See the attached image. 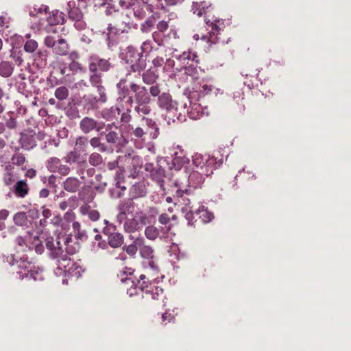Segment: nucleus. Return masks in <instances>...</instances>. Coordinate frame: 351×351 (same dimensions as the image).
<instances>
[{
	"label": "nucleus",
	"instance_id": "nucleus-1",
	"mask_svg": "<svg viewBox=\"0 0 351 351\" xmlns=\"http://www.w3.org/2000/svg\"><path fill=\"white\" fill-rule=\"evenodd\" d=\"M119 99H126V103L130 106L136 102H151L152 99L145 86H140L134 82L127 85L126 78H122L117 84Z\"/></svg>",
	"mask_w": 351,
	"mask_h": 351
},
{
	"label": "nucleus",
	"instance_id": "nucleus-2",
	"mask_svg": "<svg viewBox=\"0 0 351 351\" xmlns=\"http://www.w3.org/2000/svg\"><path fill=\"white\" fill-rule=\"evenodd\" d=\"M60 238L58 237L56 241V243H53V241L48 240L46 243V246L48 250H50V257L56 260V264L57 268L56 274L60 275L62 273H66L68 269L70 268L73 261L69 257V256L64 253L63 249L60 246Z\"/></svg>",
	"mask_w": 351,
	"mask_h": 351
},
{
	"label": "nucleus",
	"instance_id": "nucleus-3",
	"mask_svg": "<svg viewBox=\"0 0 351 351\" xmlns=\"http://www.w3.org/2000/svg\"><path fill=\"white\" fill-rule=\"evenodd\" d=\"M193 162L197 170L208 177L221 165L222 160H217L216 157L210 155L195 154L193 157Z\"/></svg>",
	"mask_w": 351,
	"mask_h": 351
},
{
	"label": "nucleus",
	"instance_id": "nucleus-4",
	"mask_svg": "<svg viewBox=\"0 0 351 351\" xmlns=\"http://www.w3.org/2000/svg\"><path fill=\"white\" fill-rule=\"evenodd\" d=\"M10 264L16 267V274L20 279L29 277V273L34 267L35 262L32 258H29L27 254L19 256L17 254H12Z\"/></svg>",
	"mask_w": 351,
	"mask_h": 351
},
{
	"label": "nucleus",
	"instance_id": "nucleus-5",
	"mask_svg": "<svg viewBox=\"0 0 351 351\" xmlns=\"http://www.w3.org/2000/svg\"><path fill=\"white\" fill-rule=\"evenodd\" d=\"M123 60L130 66L133 72H141L146 67L145 60L143 59L142 53L132 46H128L123 53Z\"/></svg>",
	"mask_w": 351,
	"mask_h": 351
},
{
	"label": "nucleus",
	"instance_id": "nucleus-6",
	"mask_svg": "<svg viewBox=\"0 0 351 351\" xmlns=\"http://www.w3.org/2000/svg\"><path fill=\"white\" fill-rule=\"evenodd\" d=\"M158 106L167 111L166 117L170 121L175 122L176 120H180L181 114L178 112L177 103L172 99L170 94L162 93L159 95L157 100Z\"/></svg>",
	"mask_w": 351,
	"mask_h": 351
},
{
	"label": "nucleus",
	"instance_id": "nucleus-7",
	"mask_svg": "<svg viewBox=\"0 0 351 351\" xmlns=\"http://www.w3.org/2000/svg\"><path fill=\"white\" fill-rule=\"evenodd\" d=\"M141 256L143 258V265L145 269L150 270L154 276L159 272L157 263L154 260L153 249L148 245H141L139 249Z\"/></svg>",
	"mask_w": 351,
	"mask_h": 351
},
{
	"label": "nucleus",
	"instance_id": "nucleus-8",
	"mask_svg": "<svg viewBox=\"0 0 351 351\" xmlns=\"http://www.w3.org/2000/svg\"><path fill=\"white\" fill-rule=\"evenodd\" d=\"M123 224L124 230L128 232L138 231L148 222L147 215L143 211L136 212L133 218L125 219Z\"/></svg>",
	"mask_w": 351,
	"mask_h": 351
},
{
	"label": "nucleus",
	"instance_id": "nucleus-9",
	"mask_svg": "<svg viewBox=\"0 0 351 351\" xmlns=\"http://www.w3.org/2000/svg\"><path fill=\"white\" fill-rule=\"evenodd\" d=\"M45 45L49 48H53V52L58 56H66L69 51V46L64 38H59L56 40L51 36L45 38Z\"/></svg>",
	"mask_w": 351,
	"mask_h": 351
},
{
	"label": "nucleus",
	"instance_id": "nucleus-10",
	"mask_svg": "<svg viewBox=\"0 0 351 351\" xmlns=\"http://www.w3.org/2000/svg\"><path fill=\"white\" fill-rule=\"evenodd\" d=\"M206 24L211 27L210 31L208 33V36H202V39L206 40L210 45L215 44L218 42L217 35L220 30L223 27L224 23L222 20L217 19L214 22H210V21L206 20Z\"/></svg>",
	"mask_w": 351,
	"mask_h": 351
},
{
	"label": "nucleus",
	"instance_id": "nucleus-11",
	"mask_svg": "<svg viewBox=\"0 0 351 351\" xmlns=\"http://www.w3.org/2000/svg\"><path fill=\"white\" fill-rule=\"evenodd\" d=\"M110 67L111 64L108 60L100 58L96 55H93L89 58L88 69L90 72H98V70L106 72Z\"/></svg>",
	"mask_w": 351,
	"mask_h": 351
},
{
	"label": "nucleus",
	"instance_id": "nucleus-12",
	"mask_svg": "<svg viewBox=\"0 0 351 351\" xmlns=\"http://www.w3.org/2000/svg\"><path fill=\"white\" fill-rule=\"evenodd\" d=\"M115 226L110 225L104 228V233L108 235L109 245L112 247H119L123 243V237L121 233L115 232Z\"/></svg>",
	"mask_w": 351,
	"mask_h": 351
},
{
	"label": "nucleus",
	"instance_id": "nucleus-13",
	"mask_svg": "<svg viewBox=\"0 0 351 351\" xmlns=\"http://www.w3.org/2000/svg\"><path fill=\"white\" fill-rule=\"evenodd\" d=\"M91 73L92 74L90 76L89 81L93 86L97 88V91L100 95V100L104 102L106 100V96L105 94V88L101 85L102 75L97 71Z\"/></svg>",
	"mask_w": 351,
	"mask_h": 351
},
{
	"label": "nucleus",
	"instance_id": "nucleus-14",
	"mask_svg": "<svg viewBox=\"0 0 351 351\" xmlns=\"http://www.w3.org/2000/svg\"><path fill=\"white\" fill-rule=\"evenodd\" d=\"M175 188L176 189L174 195V198L176 201L175 204H184L186 206H189H189L190 200L184 197V195H189L190 194L191 190L188 189H183V187L179 185L177 182L175 184ZM189 211L191 212V209H190Z\"/></svg>",
	"mask_w": 351,
	"mask_h": 351
},
{
	"label": "nucleus",
	"instance_id": "nucleus-15",
	"mask_svg": "<svg viewBox=\"0 0 351 351\" xmlns=\"http://www.w3.org/2000/svg\"><path fill=\"white\" fill-rule=\"evenodd\" d=\"M134 209L133 203L130 200H124L119 205V214L117 221L121 223L125 221L127 215L132 213Z\"/></svg>",
	"mask_w": 351,
	"mask_h": 351
},
{
	"label": "nucleus",
	"instance_id": "nucleus-16",
	"mask_svg": "<svg viewBox=\"0 0 351 351\" xmlns=\"http://www.w3.org/2000/svg\"><path fill=\"white\" fill-rule=\"evenodd\" d=\"M177 59L183 64L189 65H190V64H195L197 66L199 64V60L196 52L191 49L184 51L178 56Z\"/></svg>",
	"mask_w": 351,
	"mask_h": 351
},
{
	"label": "nucleus",
	"instance_id": "nucleus-17",
	"mask_svg": "<svg viewBox=\"0 0 351 351\" xmlns=\"http://www.w3.org/2000/svg\"><path fill=\"white\" fill-rule=\"evenodd\" d=\"M206 177L204 173L195 169L193 170L189 176V184L190 186L197 188L200 186Z\"/></svg>",
	"mask_w": 351,
	"mask_h": 351
},
{
	"label": "nucleus",
	"instance_id": "nucleus-18",
	"mask_svg": "<svg viewBox=\"0 0 351 351\" xmlns=\"http://www.w3.org/2000/svg\"><path fill=\"white\" fill-rule=\"evenodd\" d=\"M81 185V182L75 177H69L62 183L63 189L69 193H76Z\"/></svg>",
	"mask_w": 351,
	"mask_h": 351
},
{
	"label": "nucleus",
	"instance_id": "nucleus-19",
	"mask_svg": "<svg viewBox=\"0 0 351 351\" xmlns=\"http://www.w3.org/2000/svg\"><path fill=\"white\" fill-rule=\"evenodd\" d=\"M188 114L192 119H199L205 114V110L199 104H193L190 106V109L188 111Z\"/></svg>",
	"mask_w": 351,
	"mask_h": 351
},
{
	"label": "nucleus",
	"instance_id": "nucleus-20",
	"mask_svg": "<svg viewBox=\"0 0 351 351\" xmlns=\"http://www.w3.org/2000/svg\"><path fill=\"white\" fill-rule=\"evenodd\" d=\"M80 126L82 132L87 134L94 129H96L97 123L93 119L85 117L80 121Z\"/></svg>",
	"mask_w": 351,
	"mask_h": 351
},
{
	"label": "nucleus",
	"instance_id": "nucleus-21",
	"mask_svg": "<svg viewBox=\"0 0 351 351\" xmlns=\"http://www.w3.org/2000/svg\"><path fill=\"white\" fill-rule=\"evenodd\" d=\"M29 192L27 183L25 180H19L14 186V193L19 197L23 198Z\"/></svg>",
	"mask_w": 351,
	"mask_h": 351
},
{
	"label": "nucleus",
	"instance_id": "nucleus-22",
	"mask_svg": "<svg viewBox=\"0 0 351 351\" xmlns=\"http://www.w3.org/2000/svg\"><path fill=\"white\" fill-rule=\"evenodd\" d=\"M158 78V74L156 71L152 69L146 70L142 74L143 82L147 85L154 84Z\"/></svg>",
	"mask_w": 351,
	"mask_h": 351
},
{
	"label": "nucleus",
	"instance_id": "nucleus-23",
	"mask_svg": "<svg viewBox=\"0 0 351 351\" xmlns=\"http://www.w3.org/2000/svg\"><path fill=\"white\" fill-rule=\"evenodd\" d=\"M20 143L25 149H30L36 146V142L33 135L29 134H21Z\"/></svg>",
	"mask_w": 351,
	"mask_h": 351
},
{
	"label": "nucleus",
	"instance_id": "nucleus-24",
	"mask_svg": "<svg viewBox=\"0 0 351 351\" xmlns=\"http://www.w3.org/2000/svg\"><path fill=\"white\" fill-rule=\"evenodd\" d=\"M210 3L206 1H201L199 3H193L192 11L193 14H197L198 16H201L210 6Z\"/></svg>",
	"mask_w": 351,
	"mask_h": 351
},
{
	"label": "nucleus",
	"instance_id": "nucleus-25",
	"mask_svg": "<svg viewBox=\"0 0 351 351\" xmlns=\"http://www.w3.org/2000/svg\"><path fill=\"white\" fill-rule=\"evenodd\" d=\"M47 21L51 25H56L64 22V14L58 10H55L49 14Z\"/></svg>",
	"mask_w": 351,
	"mask_h": 351
},
{
	"label": "nucleus",
	"instance_id": "nucleus-26",
	"mask_svg": "<svg viewBox=\"0 0 351 351\" xmlns=\"http://www.w3.org/2000/svg\"><path fill=\"white\" fill-rule=\"evenodd\" d=\"M14 71V66L8 61H2L0 62V75L3 77H10Z\"/></svg>",
	"mask_w": 351,
	"mask_h": 351
},
{
	"label": "nucleus",
	"instance_id": "nucleus-27",
	"mask_svg": "<svg viewBox=\"0 0 351 351\" xmlns=\"http://www.w3.org/2000/svg\"><path fill=\"white\" fill-rule=\"evenodd\" d=\"M147 297H151L154 300H159L163 296V290L157 286L150 287L145 292Z\"/></svg>",
	"mask_w": 351,
	"mask_h": 351
},
{
	"label": "nucleus",
	"instance_id": "nucleus-28",
	"mask_svg": "<svg viewBox=\"0 0 351 351\" xmlns=\"http://www.w3.org/2000/svg\"><path fill=\"white\" fill-rule=\"evenodd\" d=\"M134 110L141 116L150 114L152 108L149 106L150 102H136Z\"/></svg>",
	"mask_w": 351,
	"mask_h": 351
},
{
	"label": "nucleus",
	"instance_id": "nucleus-29",
	"mask_svg": "<svg viewBox=\"0 0 351 351\" xmlns=\"http://www.w3.org/2000/svg\"><path fill=\"white\" fill-rule=\"evenodd\" d=\"M134 110L141 116L150 114L152 108L149 106L150 102H136Z\"/></svg>",
	"mask_w": 351,
	"mask_h": 351
},
{
	"label": "nucleus",
	"instance_id": "nucleus-30",
	"mask_svg": "<svg viewBox=\"0 0 351 351\" xmlns=\"http://www.w3.org/2000/svg\"><path fill=\"white\" fill-rule=\"evenodd\" d=\"M80 212L82 215H88V218L93 221H97L100 217L99 213L97 210L90 209L86 206L80 207Z\"/></svg>",
	"mask_w": 351,
	"mask_h": 351
},
{
	"label": "nucleus",
	"instance_id": "nucleus-31",
	"mask_svg": "<svg viewBox=\"0 0 351 351\" xmlns=\"http://www.w3.org/2000/svg\"><path fill=\"white\" fill-rule=\"evenodd\" d=\"M189 158L186 157L182 152L180 153V156H178V153H176L173 159V165L177 169H180L183 165L189 163Z\"/></svg>",
	"mask_w": 351,
	"mask_h": 351
},
{
	"label": "nucleus",
	"instance_id": "nucleus-32",
	"mask_svg": "<svg viewBox=\"0 0 351 351\" xmlns=\"http://www.w3.org/2000/svg\"><path fill=\"white\" fill-rule=\"evenodd\" d=\"M143 243V238H137L134 240V243L125 246L124 247L126 252L130 256H134L138 250L137 247H141Z\"/></svg>",
	"mask_w": 351,
	"mask_h": 351
},
{
	"label": "nucleus",
	"instance_id": "nucleus-33",
	"mask_svg": "<svg viewBox=\"0 0 351 351\" xmlns=\"http://www.w3.org/2000/svg\"><path fill=\"white\" fill-rule=\"evenodd\" d=\"M64 245L66 246V252L67 255H71L75 254L79 250V245L76 244L75 246H73L71 243H72L71 237L68 236L64 239Z\"/></svg>",
	"mask_w": 351,
	"mask_h": 351
},
{
	"label": "nucleus",
	"instance_id": "nucleus-34",
	"mask_svg": "<svg viewBox=\"0 0 351 351\" xmlns=\"http://www.w3.org/2000/svg\"><path fill=\"white\" fill-rule=\"evenodd\" d=\"M13 221L16 226H25L27 224V217L25 213L19 212L13 216Z\"/></svg>",
	"mask_w": 351,
	"mask_h": 351
},
{
	"label": "nucleus",
	"instance_id": "nucleus-35",
	"mask_svg": "<svg viewBox=\"0 0 351 351\" xmlns=\"http://www.w3.org/2000/svg\"><path fill=\"white\" fill-rule=\"evenodd\" d=\"M60 163V160L58 158L51 157L47 160L46 167L50 172L56 173Z\"/></svg>",
	"mask_w": 351,
	"mask_h": 351
},
{
	"label": "nucleus",
	"instance_id": "nucleus-36",
	"mask_svg": "<svg viewBox=\"0 0 351 351\" xmlns=\"http://www.w3.org/2000/svg\"><path fill=\"white\" fill-rule=\"evenodd\" d=\"M83 271L84 270L82 267L77 263L73 262L71 265L70 268L68 269L66 273H68V274L71 276L79 278L80 276H81Z\"/></svg>",
	"mask_w": 351,
	"mask_h": 351
},
{
	"label": "nucleus",
	"instance_id": "nucleus-37",
	"mask_svg": "<svg viewBox=\"0 0 351 351\" xmlns=\"http://www.w3.org/2000/svg\"><path fill=\"white\" fill-rule=\"evenodd\" d=\"M193 88L195 90L196 92H198L199 95L204 96L213 90V86L211 84L203 83L200 84L199 86H194Z\"/></svg>",
	"mask_w": 351,
	"mask_h": 351
},
{
	"label": "nucleus",
	"instance_id": "nucleus-38",
	"mask_svg": "<svg viewBox=\"0 0 351 351\" xmlns=\"http://www.w3.org/2000/svg\"><path fill=\"white\" fill-rule=\"evenodd\" d=\"M197 214L199 215V218L204 222V223H208L214 218L213 214L210 212L208 209L202 208L201 210H199L197 212Z\"/></svg>",
	"mask_w": 351,
	"mask_h": 351
},
{
	"label": "nucleus",
	"instance_id": "nucleus-39",
	"mask_svg": "<svg viewBox=\"0 0 351 351\" xmlns=\"http://www.w3.org/2000/svg\"><path fill=\"white\" fill-rule=\"evenodd\" d=\"M28 278L34 280H42L43 279V270L34 264V267L31 269Z\"/></svg>",
	"mask_w": 351,
	"mask_h": 351
},
{
	"label": "nucleus",
	"instance_id": "nucleus-40",
	"mask_svg": "<svg viewBox=\"0 0 351 351\" xmlns=\"http://www.w3.org/2000/svg\"><path fill=\"white\" fill-rule=\"evenodd\" d=\"M145 234L148 239L154 240L159 235V232L156 227L149 226L145 228Z\"/></svg>",
	"mask_w": 351,
	"mask_h": 351
},
{
	"label": "nucleus",
	"instance_id": "nucleus-41",
	"mask_svg": "<svg viewBox=\"0 0 351 351\" xmlns=\"http://www.w3.org/2000/svg\"><path fill=\"white\" fill-rule=\"evenodd\" d=\"M69 96V90L65 86H60L56 88L55 97L59 100H64Z\"/></svg>",
	"mask_w": 351,
	"mask_h": 351
},
{
	"label": "nucleus",
	"instance_id": "nucleus-42",
	"mask_svg": "<svg viewBox=\"0 0 351 351\" xmlns=\"http://www.w3.org/2000/svg\"><path fill=\"white\" fill-rule=\"evenodd\" d=\"M38 43L33 40L29 39L25 43L24 50L27 53H33L38 49Z\"/></svg>",
	"mask_w": 351,
	"mask_h": 351
},
{
	"label": "nucleus",
	"instance_id": "nucleus-43",
	"mask_svg": "<svg viewBox=\"0 0 351 351\" xmlns=\"http://www.w3.org/2000/svg\"><path fill=\"white\" fill-rule=\"evenodd\" d=\"M143 120L145 122L147 126L150 128H153L155 130L154 133L152 135L153 138H156L158 137L159 134V128L157 127L155 121L151 119L143 117Z\"/></svg>",
	"mask_w": 351,
	"mask_h": 351
},
{
	"label": "nucleus",
	"instance_id": "nucleus-44",
	"mask_svg": "<svg viewBox=\"0 0 351 351\" xmlns=\"http://www.w3.org/2000/svg\"><path fill=\"white\" fill-rule=\"evenodd\" d=\"M152 177L155 179L159 183L163 182V178L165 177V171L162 169L158 168L155 169L152 171Z\"/></svg>",
	"mask_w": 351,
	"mask_h": 351
},
{
	"label": "nucleus",
	"instance_id": "nucleus-45",
	"mask_svg": "<svg viewBox=\"0 0 351 351\" xmlns=\"http://www.w3.org/2000/svg\"><path fill=\"white\" fill-rule=\"evenodd\" d=\"M242 95L243 94L240 92H237V93H234V99H236V101L238 104V107H237V110L240 113L243 112L245 110L244 104L242 103V101L243 100V97Z\"/></svg>",
	"mask_w": 351,
	"mask_h": 351
},
{
	"label": "nucleus",
	"instance_id": "nucleus-46",
	"mask_svg": "<svg viewBox=\"0 0 351 351\" xmlns=\"http://www.w3.org/2000/svg\"><path fill=\"white\" fill-rule=\"evenodd\" d=\"M68 14L69 18L73 21L82 19L83 18L82 12L78 8H75L73 10H69Z\"/></svg>",
	"mask_w": 351,
	"mask_h": 351
},
{
	"label": "nucleus",
	"instance_id": "nucleus-47",
	"mask_svg": "<svg viewBox=\"0 0 351 351\" xmlns=\"http://www.w3.org/2000/svg\"><path fill=\"white\" fill-rule=\"evenodd\" d=\"M89 163L93 166H97L102 162V157L98 153H93L89 157Z\"/></svg>",
	"mask_w": 351,
	"mask_h": 351
},
{
	"label": "nucleus",
	"instance_id": "nucleus-48",
	"mask_svg": "<svg viewBox=\"0 0 351 351\" xmlns=\"http://www.w3.org/2000/svg\"><path fill=\"white\" fill-rule=\"evenodd\" d=\"M12 162L16 165H22L25 162V157L21 153H16L12 157Z\"/></svg>",
	"mask_w": 351,
	"mask_h": 351
},
{
	"label": "nucleus",
	"instance_id": "nucleus-49",
	"mask_svg": "<svg viewBox=\"0 0 351 351\" xmlns=\"http://www.w3.org/2000/svg\"><path fill=\"white\" fill-rule=\"evenodd\" d=\"M154 25V21L148 19L141 25V30L144 33L149 32Z\"/></svg>",
	"mask_w": 351,
	"mask_h": 351
},
{
	"label": "nucleus",
	"instance_id": "nucleus-50",
	"mask_svg": "<svg viewBox=\"0 0 351 351\" xmlns=\"http://www.w3.org/2000/svg\"><path fill=\"white\" fill-rule=\"evenodd\" d=\"M90 143L94 148L98 147L101 152H105L106 149L105 145L101 143L99 138L97 137L92 138Z\"/></svg>",
	"mask_w": 351,
	"mask_h": 351
},
{
	"label": "nucleus",
	"instance_id": "nucleus-51",
	"mask_svg": "<svg viewBox=\"0 0 351 351\" xmlns=\"http://www.w3.org/2000/svg\"><path fill=\"white\" fill-rule=\"evenodd\" d=\"M195 64H190L189 66H186L184 68V73L186 75L191 76L193 78L197 77V69L194 67Z\"/></svg>",
	"mask_w": 351,
	"mask_h": 351
},
{
	"label": "nucleus",
	"instance_id": "nucleus-52",
	"mask_svg": "<svg viewBox=\"0 0 351 351\" xmlns=\"http://www.w3.org/2000/svg\"><path fill=\"white\" fill-rule=\"evenodd\" d=\"M152 86H150L149 89V95H152L153 97H159V95H160V85L156 84H151Z\"/></svg>",
	"mask_w": 351,
	"mask_h": 351
},
{
	"label": "nucleus",
	"instance_id": "nucleus-53",
	"mask_svg": "<svg viewBox=\"0 0 351 351\" xmlns=\"http://www.w3.org/2000/svg\"><path fill=\"white\" fill-rule=\"evenodd\" d=\"M118 138V134L114 131H110L106 135V139L109 143H115Z\"/></svg>",
	"mask_w": 351,
	"mask_h": 351
},
{
	"label": "nucleus",
	"instance_id": "nucleus-54",
	"mask_svg": "<svg viewBox=\"0 0 351 351\" xmlns=\"http://www.w3.org/2000/svg\"><path fill=\"white\" fill-rule=\"evenodd\" d=\"M141 48V51H142L141 53H142V54L143 53H149L150 51H152V50L153 49L152 42L149 40L143 42Z\"/></svg>",
	"mask_w": 351,
	"mask_h": 351
},
{
	"label": "nucleus",
	"instance_id": "nucleus-55",
	"mask_svg": "<svg viewBox=\"0 0 351 351\" xmlns=\"http://www.w3.org/2000/svg\"><path fill=\"white\" fill-rule=\"evenodd\" d=\"M70 168L67 165L60 164L56 173H59L62 176H66L70 173Z\"/></svg>",
	"mask_w": 351,
	"mask_h": 351
},
{
	"label": "nucleus",
	"instance_id": "nucleus-56",
	"mask_svg": "<svg viewBox=\"0 0 351 351\" xmlns=\"http://www.w3.org/2000/svg\"><path fill=\"white\" fill-rule=\"evenodd\" d=\"M47 8L45 5H40L38 8L34 7V10L29 12L31 16H36L37 13L47 12Z\"/></svg>",
	"mask_w": 351,
	"mask_h": 351
},
{
	"label": "nucleus",
	"instance_id": "nucleus-57",
	"mask_svg": "<svg viewBox=\"0 0 351 351\" xmlns=\"http://www.w3.org/2000/svg\"><path fill=\"white\" fill-rule=\"evenodd\" d=\"M119 4L123 9H128L134 4V0H119Z\"/></svg>",
	"mask_w": 351,
	"mask_h": 351
},
{
	"label": "nucleus",
	"instance_id": "nucleus-58",
	"mask_svg": "<svg viewBox=\"0 0 351 351\" xmlns=\"http://www.w3.org/2000/svg\"><path fill=\"white\" fill-rule=\"evenodd\" d=\"M3 181L8 186L12 184L14 181L13 174L10 172L5 173L3 178Z\"/></svg>",
	"mask_w": 351,
	"mask_h": 351
},
{
	"label": "nucleus",
	"instance_id": "nucleus-59",
	"mask_svg": "<svg viewBox=\"0 0 351 351\" xmlns=\"http://www.w3.org/2000/svg\"><path fill=\"white\" fill-rule=\"evenodd\" d=\"M36 56L40 59V62L43 64H45L47 62V51L45 50H40L37 52Z\"/></svg>",
	"mask_w": 351,
	"mask_h": 351
},
{
	"label": "nucleus",
	"instance_id": "nucleus-60",
	"mask_svg": "<svg viewBox=\"0 0 351 351\" xmlns=\"http://www.w3.org/2000/svg\"><path fill=\"white\" fill-rule=\"evenodd\" d=\"M87 144V138L85 137H79L76 140L75 146L80 149H82L83 147L86 146Z\"/></svg>",
	"mask_w": 351,
	"mask_h": 351
},
{
	"label": "nucleus",
	"instance_id": "nucleus-61",
	"mask_svg": "<svg viewBox=\"0 0 351 351\" xmlns=\"http://www.w3.org/2000/svg\"><path fill=\"white\" fill-rule=\"evenodd\" d=\"M69 69L73 71H81L82 69V66L78 62L73 60L69 64Z\"/></svg>",
	"mask_w": 351,
	"mask_h": 351
},
{
	"label": "nucleus",
	"instance_id": "nucleus-62",
	"mask_svg": "<svg viewBox=\"0 0 351 351\" xmlns=\"http://www.w3.org/2000/svg\"><path fill=\"white\" fill-rule=\"evenodd\" d=\"M168 22L165 21H161L157 24V29L160 32H164L168 29Z\"/></svg>",
	"mask_w": 351,
	"mask_h": 351
},
{
	"label": "nucleus",
	"instance_id": "nucleus-63",
	"mask_svg": "<svg viewBox=\"0 0 351 351\" xmlns=\"http://www.w3.org/2000/svg\"><path fill=\"white\" fill-rule=\"evenodd\" d=\"M75 236L77 239L80 240H86L88 239L86 232L81 229L75 232Z\"/></svg>",
	"mask_w": 351,
	"mask_h": 351
},
{
	"label": "nucleus",
	"instance_id": "nucleus-64",
	"mask_svg": "<svg viewBox=\"0 0 351 351\" xmlns=\"http://www.w3.org/2000/svg\"><path fill=\"white\" fill-rule=\"evenodd\" d=\"M164 63V59L162 57L157 56L152 60V64L155 67H160Z\"/></svg>",
	"mask_w": 351,
	"mask_h": 351
}]
</instances>
